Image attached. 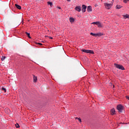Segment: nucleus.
Wrapping results in <instances>:
<instances>
[{
  "mask_svg": "<svg viewBox=\"0 0 129 129\" xmlns=\"http://www.w3.org/2000/svg\"><path fill=\"white\" fill-rule=\"evenodd\" d=\"M126 1H128V0H124L123 3H124V4H126Z\"/></svg>",
  "mask_w": 129,
  "mask_h": 129,
  "instance_id": "obj_23",
  "label": "nucleus"
},
{
  "mask_svg": "<svg viewBox=\"0 0 129 129\" xmlns=\"http://www.w3.org/2000/svg\"><path fill=\"white\" fill-rule=\"evenodd\" d=\"M87 8V7H86V6H85V5H82V11L83 13H85V12H86V8Z\"/></svg>",
  "mask_w": 129,
  "mask_h": 129,
  "instance_id": "obj_6",
  "label": "nucleus"
},
{
  "mask_svg": "<svg viewBox=\"0 0 129 129\" xmlns=\"http://www.w3.org/2000/svg\"><path fill=\"white\" fill-rule=\"evenodd\" d=\"M25 34H26L27 36L28 37V38H29L30 39H31V36H30V33H28V32H26Z\"/></svg>",
  "mask_w": 129,
  "mask_h": 129,
  "instance_id": "obj_16",
  "label": "nucleus"
},
{
  "mask_svg": "<svg viewBox=\"0 0 129 129\" xmlns=\"http://www.w3.org/2000/svg\"><path fill=\"white\" fill-rule=\"evenodd\" d=\"M76 119H78V117H76Z\"/></svg>",
  "mask_w": 129,
  "mask_h": 129,
  "instance_id": "obj_27",
  "label": "nucleus"
},
{
  "mask_svg": "<svg viewBox=\"0 0 129 129\" xmlns=\"http://www.w3.org/2000/svg\"><path fill=\"white\" fill-rule=\"evenodd\" d=\"M2 90L3 91H5V92H7V89L6 88H5L4 87L2 88Z\"/></svg>",
  "mask_w": 129,
  "mask_h": 129,
  "instance_id": "obj_17",
  "label": "nucleus"
},
{
  "mask_svg": "<svg viewBox=\"0 0 129 129\" xmlns=\"http://www.w3.org/2000/svg\"><path fill=\"white\" fill-rule=\"evenodd\" d=\"M6 59V56H2V58H1L2 61H4Z\"/></svg>",
  "mask_w": 129,
  "mask_h": 129,
  "instance_id": "obj_19",
  "label": "nucleus"
},
{
  "mask_svg": "<svg viewBox=\"0 0 129 129\" xmlns=\"http://www.w3.org/2000/svg\"><path fill=\"white\" fill-rule=\"evenodd\" d=\"M68 2H71L70 0H67Z\"/></svg>",
  "mask_w": 129,
  "mask_h": 129,
  "instance_id": "obj_26",
  "label": "nucleus"
},
{
  "mask_svg": "<svg viewBox=\"0 0 129 129\" xmlns=\"http://www.w3.org/2000/svg\"><path fill=\"white\" fill-rule=\"evenodd\" d=\"M74 21H75V19H74V18H70V22H71V23H74Z\"/></svg>",
  "mask_w": 129,
  "mask_h": 129,
  "instance_id": "obj_12",
  "label": "nucleus"
},
{
  "mask_svg": "<svg viewBox=\"0 0 129 129\" xmlns=\"http://www.w3.org/2000/svg\"><path fill=\"white\" fill-rule=\"evenodd\" d=\"M92 24L93 25H97L98 27H101V23L99 22H93Z\"/></svg>",
  "mask_w": 129,
  "mask_h": 129,
  "instance_id": "obj_7",
  "label": "nucleus"
},
{
  "mask_svg": "<svg viewBox=\"0 0 129 129\" xmlns=\"http://www.w3.org/2000/svg\"><path fill=\"white\" fill-rule=\"evenodd\" d=\"M90 35H91V36H94V37H101V36H103V34L101 33H93L92 32H91L90 33Z\"/></svg>",
  "mask_w": 129,
  "mask_h": 129,
  "instance_id": "obj_4",
  "label": "nucleus"
},
{
  "mask_svg": "<svg viewBox=\"0 0 129 129\" xmlns=\"http://www.w3.org/2000/svg\"><path fill=\"white\" fill-rule=\"evenodd\" d=\"M114 66L115 67H116V68H117V69H120L121 70H124V68H123V66L120 64L114 63Z\"/></svg>",
  "mask_w": 129,
  "mask_h": 129,
  "instance_id": "obj_3",
  "label": "nucleus"
},
{
  "mask_svg": "<svg viewBox=\"0 0 129 129\" xmlns=\"http://www.w3.org/2000/svg\"><path fill=\"white\" fill-rule=\"evenodd\" d=\"M110 112H111V114L112 115H113V114H114V113H115V110L114 109V108H112L110 110Z\"/></svg>",
  "mask_w": 129,
  "mask_h": 129,
  "instance_id": "obj_9",
  "label": "nucleus"
},
{
  "mask_svg": "<svg viewBox=\"0 0 129 129\" xmlns=\"http://www.w3.org/2000/svg\"><path fill=\"white\" fill-rule=\"evenodd\" d=\"M95 7H97V5H95Z\"/></svg>",
  "mask_w": 129,
  "mask_h": 129,
  "instance_id": "obj_28",
  "label": "nucleus"
},
{
  "mask_svg": "<svg viewBox=\"0 0 129 129\" xmlns=\"http://www.w3.org/2000/svg\"><path fill=\"white\" fill-rule=\"evenodd\" d=\"M16 127L19 128L20 127V125H19V124H15Z\"/></svg>",
  "mask_w": 129,
  "mask_h": 129,
  "instance_id": "obj_20",
  "label": "nucleus"
},
{
  "mask_svg": "<svg viewBox=\"0 0 129 129\" xmlns=\"http://www.w3.org/2000/svg\"><path fill=\"white\" fill-rule=\"evenodd\" d=\"M82 52H84V53H89L90 54H94V52L93 50H89L87 49H83Z\"/></svg>",
  "mask_w": 129,
  "mask_h": 129,
  "instance_id": "obj_5",
  "label": "nucleus"
},
{
  "mask_svg": "<svg viewBox=\"0 0 129 129\" xmlns=\"http://www.w3.org/2000/svg\"><path fill=\"white\" fill-rule=\"evenodd\" d=\"M48 38H49V39H53V37H52L51 36L48 37Z\"/></svg>",
  "mask_w": 129,
  "mask_h": 129,
  "instance_id": "obj_24",
  "label": "nucleus"
},
{
  "mask_svg": "<svg viewBox=\"0 0 129 129\" xmlns=\"http://www.w3.org/2000/svg\"><path fill=\"white\" fill-rule=\"evenodd\" d=\"M15 6L17 8V9H18V10H21L22 9V7H21V6L19 5L15 4Z\"/></svg>",
  "mask_w": 129,
  "mask_h": 129,
  "instance_id": "obj_11",
  "label": "nucleus"
},
{
  "mask_svg": "<svg viewBox=\"0 0 129 129\" xmlns=\"http://www.w3.org/2000/svg\"><path fill=\"white\" fill-rule=\"evenodd\" d=\"M78 120L80 121V122H82V120H81V118H78Z\"/></svg>",
  "mask_w": 129,
  "mask_h": 129,
  "instance_id": "obj_21",
  "label": "nucleus"
},
{
  "mask_svg": "<svg viewBox=\"0 0 129 129\" xmlns=\"http://www.w3.org/2000/svg\"><path fill=\"white\" fill-rule=\"evenodd\" d=\"M123 17L124 19H129V15H123Z\"/></svg>",
  "mask_w": 129,
  "mask_h": 129,
  "instance_id": "obj_14",
  "label": "nucleus"
},
{
  "mask_svg": "<svg viewBox=\"0 0 129 129\" xmlns=\"http://www.w3.org/2000/svg\"><path fill=\"white\" fill-rule=\"evenodd\" d=\"M33 80H34V82H37V80H38V78H37V77L34 76H33Z\"/></svg>",
  "mask_w": 129,
  "mask_h": 129,
  "instance_id": "obj_13",
  "label": "nucleus"
},
{
  "mask_svg": "<svg viewBox=\"0 0 129 129\" xmlns=\"http://www.w3.org/2000/svg\"><path fill=\"white\" fill-rule=\"evenodd\" d=\"M87 12H88V13H90V12H92V8H91V6L88 7Z\"/></svg>",
  "mask_w": 129,
  "mask_h": 129,
  "instance_id": "obj_10",
  "label": "nucleus"
},
{
  "mask_svg": "<svg viewBox=\"0 0 129 129\" xmlns=\"http://www.w3.org/2000/svg\"><path fill=\"white\" fill-rule=\"evenodd\" d=\"M116 9H117V10H119V9H121V6L117 5L116 6Z\"/></svg>",
  "mask_w": 129,
  "mask_h": 129,
  "instance_id": "obj_15",
  "label": "nucleus"
},
{
  "mask_svg": "<svg viewBox=\"0 0 129 129\" xmlns=\"http://www.w3.org/2000/svg\"><path fill=\"white\" fill-rule=\"evenodd\" d=\"M113 3L111 2L109 4L108 3H104V6L105 7V8L107 10H109L112 7Z\"/></svg>",
  "mask_w": 129,
  "mask_h": 129,
  "instance_id": "obj_2",
  "label": "nucleus"
},
{
  "mask_svg": "<svg viewBox=\"0 0 129 129\" xmlns=\"http://www.w3.org/2000/svg\"><path fill=\"white\" fill-rule=\"evenodd\" d=\"M48 5H49L50 6H53V4L51 2H47Z\"/></svg>",
  "mask_w": 129,
  "mask_h": 129,
  "instance_id": "obj_18",
  "label": "nucleus"
},
{
  "mask_svg": "<svg viewBox=\"0 0 129 129\" xmlns=\"http://www.w3.org/2000/svg\"><path fill=\"white\" fill-rule=\"evenodd\" d=\"M57 9H59V10H61V7H57Z\"/></svg>",
  "mask_w": 129,
  "mask_h": 129,
  "instance_id": "obj_25",
  "label": "nucleus"
},
{
  "mask_svg": "<svg viewBox=\"0 0 129 129\" xmlns=\"http://www.w3.org/2000/svg\"><path fill=\"white\" fill-rule=\"evenodd\" d=\"M117 109L120 113H121L122 112V110H123V106L119 104L117 105Z\"/></svg>",
  "mask_w": 129,
  "mask_h": 129,
  "instance_id": "obj_1",
  "label": "nucleus"
},
{
  "mask_svg": "<svg viewBox=\"0 0 129 129\" xmlns=\"http://www.w3.org/2000/svg\"><path fill=\"white\" fill-rule=\"evenodd\" d=\"M37 45H40V46H42V45H43L41 43H37Z\"/></svg>",
  "mask_w": 129,
  "mask_h": 129,
  "instance_id": "obj_22",
  "label": "nucleus"
},
{
  "mask_svg": "<svg viewBox=\"0 0 129 129\" xmlns=\"http://www.w3.org/2000/svg\"><path fill=\"white\" fill-rule=\"evenodd\" d=\"M76 11H77V12H81V7L78 6L75 8Z\"/></svg>",
  "mask_w": 129,
  "mask_h": 129,
  "instance_id": "obj_8",
  "label": "nucleus"
}]
</instances>
